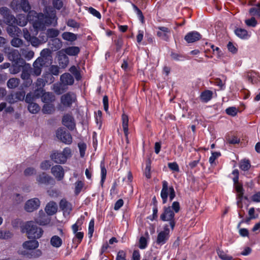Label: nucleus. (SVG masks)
Listing matches in <instances>:
<instances>
[{
    "label": "nucleus",
    "instance_id": "f257e3e1",
    "mask_svg": "<svg viewBox=\"0 0 260 260\" xmlns=\"http://www.w3.org/2000/svg\"><path fill=\"white\" fill-rule=\"evenodd\" d=\"M39 246V242L36 240L25 241L22 244V249L18 251L19 254L28 258H37L42 255V251L36 249Z\"/></svg>",
    "mask_w": 260,
    "mask_h": 260
},
{
    "label": "nucleus",
    "instance_id": "f03ea898",
    "mask_svg": "<svg viewBox=\"0 0 260 260\" xmlns=\"http://www.w3.org/2000/svg\"><path fill=\"white\" fill-rule=\"evenodd\" d=\"M57 19L55 10L52 9L45 15L40 14L39 16V20L41 22L39 23L36 21L34 26L36 28H43L45 25L55 26L57 24Z\"/></svg>",
    "mask_w": 260,
    "mask_h": 260
},
{
    "label": "nucleus",
    "instance_id": "7ed1b4c3",
    "mask_svg": "<svg viewBox=\"0 0 260 260\" xmlns=\"http://www.w3.org/2000/svg\"><path fill=\"white\" fill-rule=\"evenodd\" d=\"M22 232L26 233L29 239H39L43 235V230L34 221H28L22 227Z\"/></svg>",
    "mask_w": 260,
    "mask_h": 260
},
{
    "label": "nucleus",
    "instance_id": "20e7f679",
    "mask_svg": "<svg viewBox=\"0 0 260 260\" xmlns=\"http://www.w3.org/2000/svg\"><path fill=\"white\" fill-rule=\"evenodd\" d=\"M72 156L71 149L69 147H66L62 152L54 151L50 155V158L52 161L56 164H63L66 162L67 159Z\"/></svg>",
    "mask_w": 260,
    "mask_h": 260
},
{
    "label": "nucleus",
    "instance_id": "39448f33",
    "mask_svg": "<svg viewBox=\"0 0 260 260\" xmlns=\"http://www.w3.org/2000/svg\"><path fill=\"white\" fill-rule=\"evenodd\" d=\"M10 7L15 12L23 11L27 13L30 12L31 9L29 2L25 0H13L10 4Z\"/></svg>",
    "mask_w": 260,
    "mask_h": 260
},
{
    "label": "nucleus",
    "instance_id": "423d86ee",
    "mask_svg": "<svg viewBox=\"0 0 260 260\" xmlns=\"http://www.w3.org/2000/svg\"><path fill=\"white\" fill-rule=\"evenodd\" d=\"M239 216L242 219L237 225V228L239 229V234L242 237H247L249 234L248 230L245 228L240 229L241 225L244 222L248 223L251 219L256 218L257 217V215L255 214V212H248V215L244 217V215H242L240 212H239Z\"/></svg>",
    "mask_w": 260,
    "mask_h": 260
},
{
    "label": "nucleus",
    "instance_id": "0eeeda50",
    "mask_svg": "<svg viewBox=\"0 0 260 260\" xmlns=\"http://www.w3.org/2000/svg\"><path fill=\"white\" fill-rule=\"evenodd\" d=\"M162 187L160 192V196L162 200L163 203H166L168 196L170 201H172L175 197V192L173 187H168V183L164 180L162 182Z\"/></svg>",
    "mask_w": 260,
    "mask_h": 260
},
{
    "label": "nucleus",
    "instance_id": "6e6552de",
    "mask_svg": "<svg viewBox=\"0 0 260 260\" xmlns=\"http://www.w3.org/2000/svg\"><path fill=\"white\" fill-rule=\"evenodd\" d=\"M4 51L8 54L9 59L13 62H17L19 63L26 64L25 60L21 57V54L18 50L11 49L10 47L5 48Z\"/></svg>",
    "mask_w": 260,
    "mask_h": 260
},
{
    "label": "nucleus",
    "instance_id": "1a4fd4ad",
    "mask_svg": "<svg viewBox=\"0 0 260 260\" xmlns=\"http://www.w3.org/2000/svg\"><path fill=\"white\" fill-rule=\"evenodd\" d=\"M170 231L169 225L167 224H165L163 226V230L158 234L156 241V244L159 245L165 244L169 239Z\"/></svg>",
    "mask_w": 260,
    "mask_h": 260
},
{
    "label": "nucleus",
    "instance_id": "9d476101",
    "mask_svg": "<svg viewBox=\"0 0 260 260\" xmlns=\"http://www.w3.org/2000/svg\"><path fill=\"white\" fill-rule=\"evenodd\" d=\"M56 137L66 144H71L72 143V137L71 134L67 132L62 128L58 129L56 132Z\"/></svg>",
    "mask_w": 260,
    "mask_h": 260
},
{
    "label": "nucleus",
    "instance_id": "9b49d317",
    "mask_svg": "<svg viewBox=\"0 0 260 260\" xmlns=\"http://www.w3.org/2000/svg\"><path fill=\"white\" fill-rule=\"evenodd\" d=\"M76 100L75 94L71 92L62 95L60 98L61 104L66 107H70Z\"/></svg>",
    "mask_w": 260,
    "mask_h": 260
},
{
    "label": "nucleus",
    "instance_id": "f8f14e48",
    "mask_svg": "<svg viewBox=\"0 0 260 260\" xmlns=\"http://www.w3.org/2000/svg\"><path fill=\"white\" fill-rule=\"evenodd\" d=\"M0 14L7 24H13L14 20H15V17L11 14L10 10L7 7H3L0 8Z\"/></svg>",
    "mask_w": 260,
    "mask_h": 260
},
{
    "label": "nucleus",
    "instance_id": "ddd939ff",
    "mask_svg": "<svg viewBox=\"0 0 260 260\" xmlns=\"http://www.w3.org/2000/svg\"><path fill=\"white\" fill-rule=\"evenodd\" d=\"M40 206V200L39 199L35 198L28 200L26 202L24 208L26 211H34L38 210Z\"/></svg>",
    "mask_w": 260,
    "mask_h": 260
},
{
    "label": "nucleus",
    "instance_id": "4468645a",
    "mask_svg": "<svg viewBox=\"0 0 260 260\" xmlns=\"http://www.w3.org/2000/svg\"><path fill=\"white\" fill-rule=\"evenodd\" d=\"M62 123L63 125L71 131L73 130L76 126L74 117L69 114H66L63 116Z\"/></svg>",
    "mask_w": 260,
    "mask_h": 260
},
{
    "label": "nucleus",
    "instance_id": "2eb2a0df",
    "mask_svg": "<svg viewBox=\"0 0 260 260\" xmlns=\"http://www.w3.org/2000/svg\"><path fill=\"white\" fill-rule=\"evenodd\" d=\"M37 181L39 184L45 185H54L55 183L54 179L45 173H42L37 177Z\"/></svg>",
    "mask_w": 260,
    "mask_h": 260
},
{
    "label": "nucleus",
    "instance_id": "dca6fc26",
    "mask_svg": "<svg viewBox=\"0 0 260 260\" xmlns=\"http://www.w3.org/2000/svg\"><path fill=\"white\" fill-rule=\"evenodd\" d=\"M157 28L158 29L157 36L162 40L168 41L171 36L170 29L165 26H159Z\"/></svg>",
    "mask_w": 260,
    "mask_h": 260
},
{
    "label": "nucleus",
    "instance_id": "f3484780",
    "mask_svg": "<svg viewBox=\"0 0 260 260\" xmlns=\"http://www.w3.org/2000/svg\"><path fill=\"white\" fill-rule=\"evenodd\" d=\"M51 173L58 181H61L64 178V170L62 167L60 165H55L52 167Z\"/></svg>",
    "mask_w": 260,
    "mask_h": 260
},
{
    "label": "nucleus",
    "instance_id": "a211bd4d",
    "mask_svg": "<svg viewBox=\"0 0 260 260\" xmlns=\"http://www.w3.org/2000/svg\"><path fill=\"white\" fill-rule=\"evenodd\" d=\"M234 188L237 192V205L239 207H241V204L242 200L243 198L244 190L243 188V185L239 181L236 184H234Z\"/></svg>",
    "mask_w": 260,
    "mask_h": 260
},
{
    "label": "nucleus",
    "instance_id": "6ab92c4d",
    "mask_svg": "<svg viewBox=\"0 0 260 260\" xmlns=\"http://www.w3.org/2000/svg\"><path fill=\"white\" fill-rule=\"evenodd\" d=\"M174 212H164L160 216L161 219L164 221H169V228L170 227L171 230H173L175 223L174 220Z\"/></svg>",
    "mask_w": 260,
    "mask_h": 260
},
{
    "label": "nucleus",
    "instance_id": "aec40b11",
    "mask_svg": "<svg viewBox=\"0 0 260 260\" xmlns=\"http://www.w3.org/2000/svg\"><path fill=\"white\" fill-rule=\"evenodd\" d=\"M56 212H46V214L44 212H41L40 217L36 219V222L40 225H46L50 222L49 216L53 215Z\"/></svg>",
    "mask_w": 260,
    "mask_h": 260
},
{
    "label": "nucleus",
    "instance_id": "412c9836",
    "mask_svg": "<svg viewBox=\"0 0 260 260\" xmlns=\"http://www.w3.org/2000/svg\"><path fill=\"white\" fill-rule=\"evenodd\" d=\"M57 56L60 66L62 68L67 67L69 62V57L61 49L57 52Z\"/></svg>",
    "mask_w": 260,
    "mask_h": 260
},
{
    "label": "nucleus",
    "instance_id": "4be33fe9",
    "mask_svg": "<svg viewBox=\"0 0 260 260\" xmlns=\"http://www.w3.org/2000/svg\"><path fill=\"white\" fill-rule=\"evenodd\" d=\"M201 38L200 34L196 31H192L187 33L185 37L184 40L188 43H191L195 42Z\"/></svg>",
    "mask_w": 260,
    "mask_h": 260
},
{
    "label": "nucleus",
    "instance_id": "5701e85b",
    "mask_svg": "<svg viewBox=\"0 0 260 260\" xmlns=\"http://www.w3.org/2000/svg\"><path fill=\"white\" fill-rule=\"evenodd\" d=\"M25 92L24 91L16 92L14 95H9L8 97V101L10 103H14L17 101H23L24 99Z\"/></svg>",
    "mask_w": 260,
    "mask_h": 260
},
{
    "label": "nucleus",
    "instance_id": "b1692460",
    "mask_svg": "<svg viewBox=\"0 0 260 260\" xmlns=\"http://www.w3.org/2000/svg\"><path fill=\"white\" fill-rule=\"evenodd\" d=\"M51 50L52 51H56L59 50L62 46V42L58 38L51 39L48 43Z\"/></svg>",
    "mask_w": 260,
    "mask_h": 260
},
{
    "label": "nucleus",
    "instance_id": "393cba45",
    "mask_svg": "<svg viewBox=\"0 0 260 260\" xmlns=\"http://www.w3.org/2000/svg\"><path fill=\"white\" fill-rule=\"evenodd\" d=\"M60 80L64 85H72L74 83L73 77L68 73L63 74L60 76Z\"/></svg>",
    "mask_w": 260,
    "mask_h": 260
},
{
    "label": "nucleus",
    "instance_id": "a878e982",
    "mask_svg": "<svg viewBox=\"0 0 260 260\" xmlns=\"http://www.w3.org/2000/svg\"><path fill=\"white\" fill-rule=\"evenodd\" d=\"M46 82L42 78H38L36 82V86L37 89L35 90V96L39 98L40 95L39 94V92L42 93L44 92L43 87L45 86Z\"/></svg>",
    "mask_w": 260,
    "mask_h": 260
},
{
    "label": "nucleus",
    "instance_id": "bb28decb",
    "mask_svg": "<svg viewBox=\"0 0 260 260\" xmlns=\"http://www.w3.org/2000/svg\"><path fill=\"white\" fill-rule=\"evenodd\" d=\"M13 24H8L9 26L7 28V31L11 37H19L21 34V30L19 27Z\"/></svg>",
    "mask_w": 260,
    "mask_h": 260
},
{
    "label": "nucleus",
    "instance_id": "cd10ccee",
    "mask_svg": "<svg viewBox=\"0 0 260 260\" xmlns=\"http://www.w3.org/2000/svg\"><path fill=\"white\" fill-rule=\"evenodd\" d=\"M27 23V19L24 14H20L17 15L13 24L20 26H24Z\"/></svg>",
    "mask_w": 260,
    "mask_h": 260
},
{
    "label": "nucleus",
    "instance_id": "c85d7f7f",
    "mask_svg": "<svg viewBox=\"0 0 260 260\" xmlns=\"http://www.w3.org/2000/svg\"><path fill=\"white\" fill-rule=\"evenodd\" d=\"M62 50L69 56H77L80 51V48L77 46H70Z\"/></svg>",
    "mask_w": 260,
    "mask_h": 260
},
{
    "label": "nucleus",
    "instance_id": "c756f323",
    "mask_svg": "<svg viewBox=\"0 0 260 260\" xmlns=\"http://www.w3.org/2000/svg\"><path fill=\"white\" fill-rule=\"evenodd\" d=\"M42 101L44 103H51L55 101V98L53 93L49 92L41 93Z\"/></svg>",
    "mask_w": 260,
    "mask_h": 260
},
{
    "label": "nucleus",
    "instance_id": "7c9ffc66",
    "mask_svg": "<svg viewBox=\"0 0 260 260\" xmlns=\"http://www.w3.org/2000/svg\"><path fill=\"white\" fill-rule=\"evenodd\" d=\"M61 37L65 41L73 42L77 40V35L71 32L65 31L61 34Z\"/></svg>",
    "mask_w": 260,
    "mask_h": 260
},
{
    "label": "nucleus",
    "instance_id": "2f4dec72",
    "mask_svg": "<svg viewBox=\"0 0 260 260\" xmlns=\"http://www.w3.org/2000/svg\"><path fill=\"white\" fill-rule=\"evenodd\" d=\"M213 96V92L210 90H205L200 95L201 101L204 103H207L211 100Z\"/></svg>",
    "mask_w": 260,
    "mask_h": 260
},
{
    "label": "nucleus",
    "instance_id": "473e14b6",
    "mask_svg": "<svg viewBox=\"0 0 260 260\" xmlns=\"http://www.w3.org/2000/svg\"><path fill=\"white\" fill-rule=\"evenodd\" d=\"M235 34L237 36L242 39H247L249 38L247 31L243 28H237L235 30Z\"/></svg>",
    "mask_w": 260,
    "mask_h": 260
},
{
    "label": "nucleus",
    "instance_id": "72a5a7b5",
    "mask_svg": "<svg viewBox=\"0 0 260 260\" xmlns=\"http://www.w3.org/2000/svg\"><path fill=\"white\" fill-rule=\"evenodd\" d=\"M122 128L125 136L127 138L128 134V117L125 114L122 115Z\"/></svg>",
    "mask_w": 260,
    "mask_h": 260
},
{
    "label": "nucleus",
    "instance_id": "f704fd0d",
    "mask_svg": "<svg viewBox=\"0 0 260 260\" xmlns=\"http://www.w3.org/2000/svg\"><path fill=\"white\" fill-rule=\"evenodd\" d=\"M60 209L63 211H71L72 210V204L66 199H62L59 203Z\"/></svg>",
    "mask_w": 260,
    "mask_h": 260
},
{
    "label": "nucleus",
    "instance_id": "c9c22d12",
    "mask_svg": "<svg viewBox=\"0 0 260 260\" xmlns=\"http://www.w3.org/2000/svg\"><path fill=\"white\" fill-rule=\"evenodd\" d=\"M43 67L44 66L43 65L36 60L33 63L34 68L32 71V75L36 76H39L41 74L42 69Z\"/></svg>",
    "mask_w": 260,
    "mask_h": 260
},
{
    "label": "nucleus",
    "instance_id": "e433bc0d",
    "mask_svg": "<svg viewBox=\"0 0 260 260\" xmlns=\"http://www.w3.org/2000/svg\"><path fill=\"white\" fill-rule=\"evenodd\" d=\"M50 244L54 247L59 248L61 246L62 241L58 236H53L50 239Z\"/></svg>",
    "mask_w": 260,
    "mask_h": 260
},
{
    "label": "nucleus",
    "instance_id": "4c0bfd02",
    "mask_svg": "<svg viewBox=\"0 0 260 260\" xmlns=\"http://www.w3.org/2000/svg\"><path fill=\"white\" fill-rule=\"evenodd\" d=\"M25 64H21L17 62H13L12 67L10 68L12 74H16L19 73Z\"/></svg>",
    "mask_w": 260,
    "mask_h": 260
},
{
    "label": "nucleus",
    "instance_id": "58836bf2",
    "mask_svg": "<svg viewBox=\"0 0 260 260\" xmlns=\"http://www.w3.org/2000/svg\"><path fill=\"white\" fill-rule=\"evenodd\" d=\"M40 63L44 66H47L48 64H50L52 63V57H49L48 56H40L38 57L37 59Z\"/></svg>",
    "mask_w": 260,
    "mask_h": 260
},
{
    "label": "nucleus",
    "instance_id": "ea45409f",
    "mask_svg": "<svg viewBox=\"0 0 260 260\" xmlns=\"http://www.w3.org/2000/svg\"><path fill=\"white\" fill-rule=\"evenodd\" d=\"M69 71L74 76L77 81L81 80L82 77L79 69L77 67L72 66L69 69Z\"/></svg>",
    "mask_w": 260,
    "mask_h": 260
},
{
    "label": "nucleus",
    "instance_id": "a19ab883",
    "mask_svg": "<svg viewBox=\"0 0 260 260\" xmlns=\"http://www.w3.org/2000/svg\"><path fill=\"white\" fill-rule=\"evenodd\" d=\"M54 110V106L50 103H45L42 108V112L44 114H50L52 113Z\"/></svg>",
    "mask_w": 260,
    "mask_h": 260
},
{
    "label": "nucleus",
    "instance_id": "79ce46f5",
    "mask_svg": "<svg viewBox=\"0 0 260 260\" xmlns=\"http://www.w3.org/2000/svg\"><path fill=\"white\" fill-rule=\"evenodd\" d=\"M84 183L81 180H78L75 183L74 192L76 195H78L84 187Z\"/></svg>",
    "mask_w": 260,
    "mask_h": 260
},
{
    "label": "nucleus",
    "instance_id": "37998d69",
    "mask_svg": "<svg viewBox=\"0 0 260 260\" xmlns=\"http://www.w3.org/2000/svg\"><path fill=\"white\" fill-rule=\"evenodd\" d=\"M249 13L251 16H257L260 17V3H258L255 6L251 8Z\"/></svg>",
    "mask_w": 260,
    "mask_h": 260
},
{
    "label": "nucleus",
    "instance_id": "c03bdc74",
    "mask_svg": "<svg viewBox=\"0 0 260 260\" xmlns=\"http://www.w3.org/2000/svg\"><path fill=\"white\" fill-rule=\"evenodd\" d=\"M251 167L250 161L248 159H244L241 160L239 164V168L242 171H247Z\"/></svg>",
    "mask_w": 260,
    "mask_h": 260
},
{
    "label": "nucleus",
    "instance_id": "a18cd8bd",
    "mask_svg": "<svg viewBox=\"0 0 260 260\" xmlns=\"http://www.w3.org/2000/svg\"><path fill=\"white\" fill-rule=\"evenodd\" d=\"M19 84V79L12 78L10 79L7 82V86L9 88L13 89L17 87Z\"/></svg>",
    "mask_w": 260,
    "mask_h": 260
},
{
    "label": "nucleus",
    "instance_id": "49530a36",
    "mask_svg": "<svg viewBox=\"0 0 260 260\" xmlns=\"http://www.w3.org/2000/svg\"><path fill=\"white\" fill-rule=\"evenodd\" d=\"M57 204L53 201H51L46 205L45 211H57Z\"/></svg>",
    "mask_w": 260,
    "mask_h": 260
},
{
    "label": "nucleus",
    "instance_id": "de8ad7c7",
    "mask_svg": "<svg viewBox=\"0 0 260 260\" xmlns=\"http://www.w3.org/2000/svg\"><path fill=\"white\" fill-rule=\"evenodd\" d=\"M22 55L27 60H30L34 56V52L25 49H21Z\"/></svg>",
    "mask_w": 260,
    "mask_h": 260
},
{
    "label": "nucleus",
    "instance_id": "09e8293b",
    "mask_svg": "<svg viewBox=\"0 0 260 260\" xmlns=\"http://www.w3.org/2000/svg\"><path fill=\"white\" fill-rule=\"evenodd\" d=\"M217 253L219 257L222 260H232L233 259L232 256L228 255L224 251L220 249L217 250Z\"/></svg>",
    "mask_w": 260,
    "mask_h": 260
},
{
    "label": "nucleus",
    "instance_id": "8fccbe9b",
    "mask_svg": "<svg viewBox=\"0 0 260 260\" xmlns=\"http://www.w3.org/2000/svg\"><path fill=\"white\" fill-rule=\"evenodd\" d=\"M28 110L32 114H36L40 111V107L37 104L32 103L28 104Z\"/></svg>",
    "mask_w": 260,
    "mask_h": 260
},
{
    "label": "nucleus",
    "instance_id": "3c124183",
    "mask_svg": "<svg viewBox=\"0 0 260 260\" xmlns=\"http://www.w3.org/2000/svg\"><path fill=\"white\" fill-rule=\"evenodd\" d=\"M59 31L58 29L54 28H49L47 30V35L48 38H57L56 37L59 35Z\"/></svg>",
    "mask_w": 260,
    "mask_h": 260
},
{
    "label": "nucleus",
    "instance_id": "603ef678",
    "mask_svg": "<svg viewBox=\"0 0 260 260\" xmlns=\"http://www.w3.org/2000/svg\"><path fill=\"white\" fill-rule=\"evenodd\" d=\"M101 167V182L103 183L105 181L106 175H107V170L105 167V164L104 161H102L100 165Z\"/></svg>",
    "mask_w": 260,
    "mask_h": 260
},
{
    "label": "nucleus",
    "instance_id": "864d4df0",
    "mask_svg": "<svg viewBox=\"0 0 260 260\" xmlns=\"http://www.w3.org/2000/svg\"><path fill=\"white\" fill-rule=\"evenodd\" d=\"M170 55L171 58L176 61H183L186 59L185 56L180 53L172 52Z\"/></svg>",
    "mask_w": 260,
    "mask_h": 260
},
{
    "label": "nucleus",
    "instance_id": "5fc2aeb1",
    "mask_svg": "<svg viewBox=\"0 0 260 260\" xmlns=\"http://www.w3.org/2000/svg\"><path fill=\"white\" fill-rule=\"evenodd\" d=\"M133 7L134 11L136 13L139 19L142 23H144V16L142 11L138 8L136 5L134 4H133Z\"/></svg>",
    "mask_w": 260,
    "mask_h": 260
},
{
    "label": "nucleus",
    "instance_id": "6e6d98bb",
    "mask_svg": "<svg viewBox=\"0 0 260 260\" xmlns=\"http://www.w3.org/2000/svg\"><path fill=\"white\" fill-rule=\"evenodd\" d=\"M78 146L79 149L80 157H84L87 148L86 144L84 142H80L78 143Z\"/></svg>",
    "mask_w": 260,
    "mask_h": 260
},
{
    "label": "nucleus",
    "instance_id": "4d7b16f0",
    "mask_svg": "<svg viewBox=\"0 0 260 260\" xmlns=\"http://www.w3.org/2000/svg\"><path fill=\"white\" fill-rule=\"evenodd\" d=\"M223 80L216 78L214 82V85L219 86L220 89H223L225 87L226 78L224 76H223Z\"/></svg>",
    "mask_w": 260,
    "mask_h": 260
},
{
    "label": "nucleus",
    "instance_id": "13d9d810",
    "mask_svg": "<svg viewBox=\"0 0 260 260\" xmlns=\"http://www.w3.org/2000/svg\"><path fill=\"white\" fill-rule=\"evenodd\" d=\"M67 26L74 28H79L80 27V24L77 22L75 20L73 19H69L66 22Z\"/></svg>",
    "mask_w": 260,
    "mask_h": 260
},
{
    "label": "nucleus",
    "instance_id": "bf43d9fd",
    "mask_svg": "<svg viewBox=\"0 0 260 260\" xmlns=\"http://www.w3.org/2000/svg\"><path fill=\"white\" fill-rule=\"evenodd\" d=\"M11 45L15 47H19L23 44V41L21 39L18 38H14L11 42Z\"/></svg>",
    "mask_w": 260,
    "mask_h": 260
},
{
    "label": "nucleus",
    "instance_id": "052dcab7",
    "mask_svg": "<svg viewBox=\"0 0 260 260\" xmlns=\"http://www.w3.org/2000/svg\"><path fill=\"white\" fill-rule=\"evenodd\" d=\"M245 24L250 27H255L257 25V21L254 17L245 20Z\"/></svg>",
    "mask_w": 260,
    "mask_h": 260
},
{
    "label": "nucleus",
    "instance_id": "680f3d73",
    "mask_svg": "<svg viewBox=\"0 0 260 260\" xmlns=\"http://www.w3.org/2000/svg\"><path fill=\"white\" fill-rule=\"evenodd\" d=\"M147 240L144 237H141L139 240V247L141 249H145L147 246Z\"/></svg>",
    "mask_w": 260,
    "mask_h": 260
},
{
    "label": "nucleus",
    "instance_id": "e2e57ef3",
    "mask_svg": "<svg viewBox=\"0 0 260 260\" xmlns=\"http://www.w3.org/2000/svg\"><path fill=\"white\" fill-rule=\"evenodd\" d=\"M52 5L54 8H55L56 10H59L62 8L63 3L61 0H53Z\"/></svg>",
    "mask_w": 260,
    "mask_h": 260
},
{
    "label": "nucleus",
    "instance_id": "0e129e2a",
    "mask_svg": "<svg viewBox=\"0 0 260 260\" xmlns=\"http://www.w3.org/2000/svg\"><path fill=\"white\" fill-rule=\"evenodd\" d=\"M226 113L232 116H235L237 115L238 109L234 107H229L225 110Z\"/></svg>",
    "mask_w": 260,
    "mask_h": 260
},
{
    "label": "nucleus",
    "instance_id": "69168bd1",
    "mask_svg": "<svg viewBox=\"0 0 260 260\" xmlns=\"http://www.w3.org/2000/svg\"><path fill=\"white\" fill-rule=\"evenodd\" d=\"M49 73L52 75L57 76L59 73V68L57 66L52 65L50 67L49 69Z\"/></svg>",
    "mask_w": 260,
    "mask_h": 260
},
{
    "label": "nucleus",
    "instance_id": "338daca9",
    "mask_svg": "<svg viewBox=\"0 0 260 260\" xmlns=\"http://www.w3.org/2000/svg\"><path fill=\"white\" fill-rule=\"evenodd\" d=\"M88 12L92 14L93 16L96 17L98 19H101L102 16L101 13L97 11L96 9L92 7H89L88 8Z\"/></svg>",
    "mask_w": 260,
    "mask_h": 260
},
{
    "label": "nucleus",
    "instance_id": "774afa93",
    "mask_svg": "<svg viewBox=\"0 0 260 260\" xmlns=\"http://www.w3.org/2000/svg\"><path fill=\"white\" fill-rule=\"evenodd\" d=\"M44 81L46 83L51 84L54 82V79L52 75L49 73H47L43 75Z\"/></svg>",
    "mask_w": 260,
    "mask_h": 260
}]
</instances>
